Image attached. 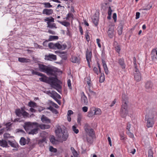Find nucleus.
Returning a JSON list of instances; mask_svg holds the SVG:
<instances>
[{"label":"nucleus","instance_id":"1","mask_svg":"<svg viewBox=\"0 0 157 157\" xmlns=\"http://www.w3.org/2000/svg\"><path fill=\"white\" fill-rule=\"evenodd\" d=\"M54 76L55 77H51L48 78L47 83L50 84L52 87L56 90L59 92L58 89H61V86L59 84L61 82L57 78L56 75H55Z\"/></svg>","mask_w":157,"mask_h":157},{"label":"nucleus","instance_id":"2","mask_svg":"<svg viewBox=\"0 0 157 157\" xmlns=\"http://www.w3.org/2000/svg\"><path fill=\"white\" fill-rule=\"evenodd\" d=\"M127 99L124 95L122 96V105L120 112V114L123 118L125 117L128 112L127 110Z\"/></svg>","mask_w":157,"mask_h":157},{"label":"nucleus","instance_id":"3","mask_svg":"<svg viewBox=\"0 0 157 157\" xmlns=\"http://www.w3.org/2000/svg\"><path fill=\"white\" fill-rule=\"evenodd\" d=\"M56 133L57 137L59 139L62 138L63 140L65 141L67 139L68 135L67 132H63L60 126L59 125H57V129L55 130Z\"/></svg>","mask_w":157,"mask_h":157},{"label":"nucleus","instance_id":"4","mask_svg":"<svg viewBox=\"0 0 157 157\" xmlns=\"http://www.w3.org/2000/svg\"><path fill=\"white\" fill-rule=\"evenodd\" d=\"M59 42H58L55 44L52 42L48 44V46L51 49L65 50L67 47L66 44H63L61 45Z\"/></svg>","mask_w":157,"mask_h":157},{"label":"nucleus","instance_id":"5","mask_svg":"<svg viewBox=\"0 0 157 157\" xmlns=\"http://www.w3.org/2000/svg\"><path fill=\"white\" fill-rule=\"evenodd\" d=\"M37 124V123L36 122H26L25 123L24 127L25 131L28 132L29 129L33 128V126H35L36 127Z\"/></svg>","mask_w":157,"mask_h":157},{"label":"nucleus","instance_id":"6","mask_svg":"<svg viewBox=\"0 0 157 157\" xmlns=\"http://www.w3.org/2000/svg\"><path fill=\"white\" fill-rule=\"evenodd\" d=\"M45 73L48 75H55L56 73V71L54 70V67L50 65H48Z\"/></svg>","mask_w":157,"mask_h":157},{"label":"nucleus","instance_id":"7","mask_svg":"<svg viewBox=\"0 0 157 157\" xmlns=\"http://www.w3.org/2000/svg\"><path fill=\"white\" fill-rule=\"evenodd\" d=\"M153 85L152 83L151 82L148 81L145 83V87L146 91L148 92H150L152 90Z\"/></svg>","mask_w":157,"mask_h":157},{"label":"nucleus","instance_id":"8","mask_svg":"<svg viewBox=\"0 0 157 157\" xmlns=\"http://www.w3.org/2000/svg\"><path fill=\"white\" fill-rule=\"evenodd\" d=\"M134 78L135 80L137 82H139L141 80V74L139 71H134Z\"/></svg>","mask_w":157,"mask_h":157},{"label":"nucleus","instance_id":"9","mask_svg":"<svg viewBox=\"0 0 157 157\" xmlns=\"http://www.w3.org/2000/svg\"><path fill=\"white\" fill-rule=\"evenodd\" d=\"M44 59L47 60H56V56L55 55L49 54L48 55L45 56Z\"/></svg>","mask_w":157,"mask_h":157},{"label":"nucleus","instance_id":"10","mask_svg":"<svg viewBox=\"0 0 157 157\" xmlns=\"http://www.w3.org/2000/svg\"><path fill=\"white\" fill-rule=\"evenodd\" d=\"M154 124V117L149 118L147 120V126L148 128L152 127Z\"/></svg>","mask_w":157,"mask_h":157},{"label":"nucleus","instance_id":"11","mask_svg":"<svg viewBox=\"0 0 157 157\" xmlns=\"http://www.w3.org/2000/svg\"><path fill=\"white\" fill-rule=\"evenodd\" d=\"M36 127L38 128H39L42 130H45L50 128V126L48 124H40L37 123V124H36Z\"/></svg>","mask_w":157,"mask_h":157},{"label":"nucleus","instance_id":"12","mask_svg":"<svg viewBox=\"0 0 157 157\" xmlns=\"http://www.w3.org/2000/svg\"><path fill=\"white\" fill-rule=\"evenodd\" d=\"M107 33L109 37L110 38H112L115 35L114 27H112L109 28Z\"/></svg>","mask_w":157,"mask_h":157},{"label":"nucleus","instance_id":"13","mask_svg":"<svg viewBox=\"0 0 157 157\" xmlns=\"http://www.w3.org/2000/svg\"><path fill=\"white\" fill-rule=\"evenodd\" d=\"M8 144L12 147L16 148V149H13V150H15L16 151L18 150V148L19 145L17 143L15 142H13L9 140L8 141Z\"/></svg>","mask_w":157,"mask_h":157},{"label":"nucleus","instance_id":"14","mask_svg":"<svg viewBox=\"0 0 157 157\" xmlns=\"http://www.w3.org/2000/svg\"><path fill=\"white\" fill-rule=\"evenodd\" d=\"M92 56V51H89L88 49H87L86 52V60H89L91 61Z\"/></svg>","mask_w":157,"mask_h":157},{"label":"nucleus","instance_id":"15","mask_svg":"<svg viewBox=\"0 0 157 157\" xmlns=\"http://www.w3.org/2000/svg\"><path fill=\"white\" fill-rule=\"evenodd\" d=\"M81 100L82 102L85 105H87L88 104L87 98L83 92L81 94Z\"/></svg>","mask_w":157,"mask_h":157},{"label":"nucleus","instance_id":"16","mask_svg":"<svg viewBox=\"0 0 157 157\" xmlns=\"http://www.w3.org/2000/svg\"><path fill=\"white\" fill-rule=\"evenodd\" d=\"M38 66L39 70L40 71L43 72H45L48 66L41 63H38Z\"/></svg>","mask_w":157,"mask_h":157},{"label":"nucleus","instance_id":"17","mask_svg":"<svg viewBox=\"0 0 157 157\" xmlns=\"http://www.w3.org/2000/svg\"><path fill=\"white\" fill-rule=\"evenodd\" d=\"M102 63L105 74L108 75L109 73V71L108 70L106 62L103 58L102 59Z\"/></svg>","mask_w":157,"mask_h":157},{"label":"nucleus","instance_id":"18","mask_svg":"<svg viewBox=\"0 0 157 157\" xmlns=\"http://www.w3.org/2000/svg\"><path fill=\"white\" fill-rule=\"evenodd\" d=\"M53 13V10L52 9H45L43 10L42 12L43 14H46L48 16H49L52 14Z\"/></svg>","mask_w":157,"mask_h":157},{"label":"nucleus","instance_id":"19","mask_svg":"<svg viewBox=\"0 0 157 157\" xmlns=\"http://www.w3.org/2000/svg\"><path fill=\"white\" fill-rule=\"evenodd\" d=\"M118 63L122 69L125 68L126 65L124 62V59L123 58H120L118 59Z\"/></svg>","mask_w":157,"mask_h":157},{"label":"nucleus","instance_id":"20","mask_svg":"<svg viewBox=\"0 0 157 157\" xmlns=\"http://www.w3.org/2000/svg\"><path fill=\"white\" fill-rule=\"evenodd\" d=\"M41 120L43 123L46 124H49L51 123L50 120L44 115H43L42 116L41 118Z\"/></svg>","mask_w":157,"mask_h":157},{"label":"nucleus","instance_id":"21","mask_svg":"<svg viewBox=\"0 0 157 157\" xmlns=\"http://www.w3.org/2000/svg\"><path fill=\"white\" fill-rule=\"evenodd\" d=\"M29 142V139L26 140V139L24 137L21 138L19 143L22 146L25 145L26 144H28Z\"/></svg>","mask_w":157,"mask_h":157},{"label":"nucleus","instance_id":"22","mask_svg":"<svg viewBox=\"0 0 157 157\" xmlns=\"http://www.w3.org/2000/svg\"><path fill=\"white\" fill-rule=\"evenodd\" d=\"M86 136H95L94 132V129L92 128H90L89 130L86 129Z\"/></svg>","mask_w":157,"mask_h":157},{"label":"nucleus","instance_id":"23","mask_svg":"<svg viewBox=\"0 0 157 157\" xmlns=\"http://www.w3.org/2000/svg\"><path fill=\"white\" fill-rule=\"evenodd\" d=\"M18 60L19 62L22 63H27L30 62V60L29 59L25 58L19 57L18 59Z\"/></svg>","mask_w":157,"mask_h":157},{"label":"nucleus","instance_id":"24","mask_svg":"<svg viewBox=\"0 0 157 157\" xmlns=\"http://www.w3.org/2000/svg\"><path fill=\"white\" fill-rule=\"evenodd\" d=\"M45 21H47V25L50 23L51 22H53L54 21V19L52 17H46L44 19Z\"/></svg>","mask_w":157,"mask_h":157},{"label":"nucleus","instance_id":"25","mask_svg":"<svg viewBox=\"0 0 157 157\" xmlns=\"http://www.w3.org/2000/svg\"><path fill=\"white\" fill-rule=\"evenodd\" d=\"M60 56L63 59L66 60L67 59V52H62L60 53Z\"/></svg>","mask_w":157,"mask_h":157},{"label":"nucleus","instance_id":"26","mask_svg":"<svg viewBox=\"0 0 157 157\" xmlns=\"http://www.w3.org/2000/svg\"><path fill=\"white\" fill-rule=\"evenodd\" d=\"M71 61L73 63H79V60L78 58L75 56H72L71 58Z\"/></svg>","mask_w":157,"mask_h":157},{"label":"nucleus","instance_id":"27","mask_svg":"<svg viewBox=\"0 0 157 157\" xmlns=\"http://www.w3.org/2000/svg\"><path fill=\"white\" fill-rule=\"evenodd\" d=\"M123 28V25L122 24H120L117 28L118 34L120 35L122 34Z\"/></svg>","mask_w":157,"mask_h":157},{"label":"nucleus","instance_id":"28","mask_svg":"<svg viewBox=\"0 0 157 157\" xmlns=\"http://www.w3.org/2000/svg\"><path fill=\"white\" fill-rule=\"evenodd\" d=\"M92 21L95 26H97L98 24L99 20L98 17L94 16L92 18Z\"/></svg>","mask_w":157,"mask_h":157},{"label":"nucleus","instance_id":"29","mask_svg":"<svg viewBox=\"0 0 157 157\" xmlns=\"http://www.w3.org/2000/svg\"><path fill=\"white\" fill-rule=\"evenodd\" d=\"M15 113L17 116L21 117L22 115V113L21 112L20 109H16Z\"/></svg>","mask_w":157,"mask_h":157},{"label":"nucleus","instance_id":"30","mask_svg":"<svg viewBox=\"0 0 157 157\" xmlns=\"http://www.w3.org/2000/svg\"><path fill=\"white\" fill-rule=\"evenodd\" d=\"M39 129L38 128L36 127V128H34L31 130L30 131L28 132L29 134L34 135L36 134L38 132V130Z\"/></svg>","mask_w":157,"mask_h":157},{"label":"nucleus","instance_id":"31","mask_svg":"<svg viewBox=\"0 0 157 157\" xmlns=\"http://www.w3.org/2000/svg\"><path fill=\"white\" fill-rule=\"evenodd\" d=\"M94 108H91L88 113V116L89 117H92L95 115V113H94Z\"/></svg>","mask_w":157,"mask_h":157},{"label":"nucleus","instance_id":"32","mask_svg":"<svg viewBox=\"0 0 157 157\" xmlns=\"http://www.w3.org/2000/svg\"><path fill=\"white\" fill-rule=\"evenodd\" d=\"M47 109L50 110L52 113L56 114H57L58 113L57 110L51 106H50L49 107H47Z\"/></svg>","mask_w":157,"mask_h":157},{"label":"nucleus","instance_id":"33","mask_svg":"<svg viewBox=\"0 0 157 157\" xmlns=\"http://www.w3.org/2000/svg\"><path fill=\"white\" fill-rule=\"evenodd\" d=\"M71 150L73 154V155L74 157H77L78 154L77 151L75 150L74 148L73 147H71Z\"/></svg>","mask_w":157,"mask_h":157},{"label":"nucleus","instance_id":"34","mask_svg":"<svg viewBox=\"0 0 157 157\" xmlns=\"http://www.w3.org/2000/svg\"><path fill=\"white\" fill-rule=\"evenodd\" d=\"M85 79L89 86V88H90L92 86V84L91 83V80L90 77L88 76Z\"/></svg>","mask_w":157,"mask_h":157},{"label":"nucleus","instance_id":"35","mask_svg":"<svg viewBox=\"0 0 157 157\" xmlns=\"http://www.w3.org/2000/svg\"><path fill=\"white\" fill-rule=\"evenodd\" d=\"M7 142L5 140H1L0 145L3 147H6L7 146Z\"/></svg>","mask_w":157,"mask_h":157},{"label":"nucleus","instance_id":"36","mask_svg":"<svg viewBox=\"0 0 157 157\" xmlns=\"http://www.w3.org/2000/svg\"><path fill=\"white\" fill-rule=\"evenodd\" d=\"M58 38L59 37L57 36L50 35L49 36L48 41H51L55 40H57Z\"/></svg>","mask_w":157,"mask_h":157},{"label":"nucleus","instance_id":"37","mask_svg":"<svg viewBox=\"0 0 157 157\" xmlns=\"http://www.w3.org/2000/svg\"><path fill=\"white\" fill-rule=\"evenodd\" d=\"M94 137L86 136V141L89 143L91 144L93 142V138Z\"/></svg>","mask_w":157,"mask_h":157},{"label":"nucleus","instance_id":"38","mask_svg":"<svg viewBox=\"0 0 157 157\" xmlns=\"http://www.w3.org/2000/svg\"><path fill=\"white\" fill-rule=\"evenodd\" d=\"M28 105L31 107H36L37 104L35 102L31 101L29 102Z\"/></svg>","mask_w":157,"mask_h":157},{"label":"nucleus","instance_id":"39","mask_svg":"<svg viewBox=\"0 0 157 157\" xmlns=\"http://www.w3.org/2000/svg\"><path fill=\"white\" fill-rule=\"evenodd\" d=\"M57 21L60 23L61 24L66 26L67 27L69 25H70V23L67 22L63 21Z\"/></svg>","mask_w":157,"mask_h":157},{"label":"nucleus","instance_id":"40","mask_svg":"<svg viewBox=\"0 0 157 157\" xmlns=\"http://www.w3.org/2000/svg\"><path fill=\"white\" fill-rule=\"evenodd\" d=\"M82 118V115L81 113H78L77 116V123L78 124H81V121Z\"/></svg>","mask_w":157,"mask_h":157},{"label":"nucleus","instance_id":"41","mask_svg":"<svg viewBox=\"0 0 157 157\" xmlns=\"http://www.w3.org/2000/svg\"><path fill=\"white\" fill-rule=\"evenodd\" d=\"M105 80V77L104 73H101V76L100 77L99 82L101 83L104 82Z\"/></svg>","mask_w":157,"mask_h":157},{"label":"nucleus","instance_id":"42","mask_svg":"<svg viewBox=\"0 0 157 157\" xmlns=\"http://www.w3.org/2000/svg\"><path fill=\"white\" fill-rule=\"evenodd\" d=\"M56 25L55 23H51V22L50 23L48 24L47 25V28H49L50 29H53L54 28H56Z\"/></svg>","mask_w":157,"mask_h":157},{"label":"nucleus","instance_id":"43","mask_svg":"<svg viewBox=\"0 0 157 157\" xmlns=\"http://www.w3.org/2000/svg\"><path fill=\"white\" fill-rule=\"evenodd\" d=\"M50 142L53 144H56L57 140H56L54 136H52L50 139Z\"/></svg>","mask_w":157,"mask_h":157},{"label":"nucleus","instance_id":"44","mask_svg":"<svg viewBox=\"0 0 157 157\" xmlns=\"http://www.w3.org/2000/svg\"><path fill=\"white\" fill-rule=\"evenodd\" d=\"M94 113L95 115H100L101 113V110L98 108H94Z\"/></svg>","mask_w":157,"mask_h":157},{"label":"nucleus","instance_id":"45","mask_svg":"<svg viewBox=\"0 0 157 157\" xmlns=\"http://www.w3.org/2000/svg\"><path fill=\"white\" fill-rule=\"evenodd\" d=\"M24 118L29 117V114L26 111H24L22 113V115Z\"/></svg>","mask_w":157,"mask_h":157},{"label":"nucleus","instance_id":"46","mask_svg":"<svg viewBox=\"0 0 157 157\" xmlns=\"http://www.w3.org/2000/svg\"><path fill=\"white\" fill-rule=\"evenodd\" d=\"M43 4L44 5V7L46 8H50L52 7V6L49 2H44Z\"/></svg>","mask_w":157,"mask_h":157},{"label":"nucleus","instance_id":"47","mask_svg":"<svg viewBox=\"0 0 157 157\" xmlns=\"http://www.w3.org/2000/svg\"><path fill=\"white\" fill-rule=\"evenodd\" d=\"M73 14L71 13H69L67 15L66 17V19L67 20L68 19L70 18H72V19H73Z\"/></svg>","mask_w":157,"mask_h":157},{"label":"nucleus","instance_id":"48","mask_svg":"<svg viewBox=\"0 0 157 157\" xmlns=\"http://www.w3.org/2000/svg\"><path fill=\"white\" fill-rule=\"evenodd\" d=\"M148 157H153V152L151 149H150L148 151Z\"/></svg>","mask_w":157,"mask_h":157},{"label":"nucleus","instance_id":"49","mask_svg":"<svg viewBox=\"0 0 157 157\" xmlns=\"http://www.w3.org/2000/svg\"><path fill=\"white\" fill-rule=\"evenodd\" d=\"M50 151L54 152H56L57 151V150L56 148H54L52 146H50L49 147Z\"/></svg>","mask_w":157,"mask_h":157},{"label":"nucleus","instance_id":"50","mask_svg":"<svg viewBox=\"0 0 157 157\" xmlns=\"http://www.w3.org/2000/svg\"><path fill=\"white\" fill-rule=\"evenodd\" d=\"M72 128L73 131L76 134H77L78 132V129H76V127L75 126V125L73 126H72Z\"/></svg>","mask_w":157,"mask_h":157},{"label":"nucleus","instance_id":"51","mask_svg":"<svg viewBox=\"0 0 157 157\" xmlns=\"http://www.w3.org/2000/svg\"><path fill=\"white\" fill-rule=\"evenodd\" d=\"M68 86L70 89H72V86L71 83V81L70 79H68L67 81Z\"/></svg>","mask_w":157,"mask_h":157},{"label":"nucleus","instance_id":"52","mask_svg":"<svg viewBox=\"0 0 157 157\" xmlns=\"http://www.w3.org/2000/svg\"><path fill=\"white\" fill-rule=\"evenodd\" d=\"M127 133L130 137L132 138L133 137L134 135L132 133L130 132V131H128L127 132Z\"/></svg>","mask_w":157,"mask_h":157},{"label":"nucleus","instance_id":"53","mask_svg":"<svg viewBox=\"0 0 157 157\" xmlns=\"http://www.w3.org/2000/svg\"><path fill=\"white\" fill-rule=\"evenodd\" d=\"M39 80L40 81L47 83L48 80L46 78L42 77L40 78Z\"/></svg>","mask_w":157,"mask_h":157},{"label":"nucleus","instance_id":"54","mask_svg":"<svg viewBox=\"0 0 157 157\" xmlns=\"http://www.w3.org/2000/svg\"><path fill=\"white\" fill-rule=\"evenodd\" d=\"M4 138H8L10 137V135L8 133H5L3 135Z\"/></svg>","mask_w":157,"mask_h":157},{"label":"nucleus","instance_id":"55","mask_svg":"<svg viewBox=\"0 0 157 157\" xmlns=\"http://www.w3.org/2000/svg\"><path fill=\"white\" fill-rule=\"evenodd\" d=\"M120 140H124L125 138L124 135L123 133H121L120 134Z\"/></svg>","mask_w":157,"mask_h":157},{"label":"nucleus","instance_id":"56","mask_svg":"<svg viewBox=\"0 0 157 157\" xmlns=\"http://www.w3.org/2000/svg\"><path fill=\"white\" fill-rule=\"evenodd\" d=\"M57 92L55 91H52V93L50 95V96L52 98H53L55 97L56 96V94L55 93H56Z\"/></svg>","mask_w":157,"mask_h":157},{"label":"nucleus","instance_id":"57","mask_svg":"<svg viewBox=\"0 0 157 157\" xmlns=\"http://www.w3.org/2000/svg\"><path fill=\"white\" fill-rule=\"evenodd\" d=\"M134 65V71H139L138 69L137 68V64L136 62L135 63H133Z\"/></svg>","mask_w":157,"mask_h":157},{"label":"nucleus","instance_id":"58","mask_svg":"<svg viewBox=\"0 0 157 157\" xmlns=\"http://www.w3.org/2000/svg\"><path fill=\"white\" fill-rule=\"evenodd\" d=\"M113 18L114 20V22H116L117 19V14L116 13H114L113 14Z\"/></svg>","mask_w":157,"mask_h":157},{"label":"nucleus","instance_id":"59","mask_svg":"<svg viewBox=\"0 0 157 157\" xmlns=\"http://www.w3.org/2000/svg\"><path fill=\"white\" fill-rule=\"evenodd\" d=\"M115 50L117 51V52L119 53L121 50L120 47L118 46V45H117V46L115 47Z\"/></svg>","mask_w":157,"mask_h":157},{"label":"nucleus","instance_id":"60","mask_svg":"<svg viewBox=\"0 0 157 157\" xmlns=\"http://www.w3.org/2000/svg\"><path fill=\"white\" fill-rule=\"evenodd\" d=\"M100 40L98 38L96 39V42L98 44V46L100 48H101V45L100 43Z\"/></svg>","mask_w":157,"mask_h":157},{"label":"nucleus","instance_id":"61","mask_svg":"<svg viewBox=\"0 0 157 157\" xmlns=\"http://www.w3.org/2000/svg\"><path fill=\"white\" fill-rule=\"evenodd\" d=\"M16 132H20L22 133H25V131L22 129H18L16 130Z\"/></svg>","mask_w":157,"mask_h":157},{"label":"nucleus","instance_id":"62","mask_svg":"<svg viewBox=\"0 0 157 157\" xmlns=\"http://www.w3.org/2000/svg\"><path fill=\"white\" fill-rule=\"evenodd\" d=\"M112 10L111 9L110 7H109V10L108 12V14L109 15H111L112 14Z\"/></svg>","mask_w":157,"mask_h":157},{"label":"nucleus","instance_id":"63","mask_svg":"<svg viewBox=\"0 0 157 157\" xmlns=\"http://www.w3.org/2000/svg\"><path fill=\"white\" fill-rule=\"evenodd\" d=\"M49 41L48 40H45L43 43V45L45 47H47L48 45V42Z\"/></svg>","mask_w":157,"mask_h":157},{"label":"nucleus","instance_id":"64","mask_svg":"<svg viewBox=\"0 0 157 157\" xmlns=\"http://www.w3.org/2000/svg\"><path fill=\"white\" fill-rule=\"evenodd\" d=\"M93 71L95 73H96L97 75H98L99 72L98 69L97 67H94L93 68Z\"/></svg>","mask_w":157,"mask_h":157}]
</instances>
